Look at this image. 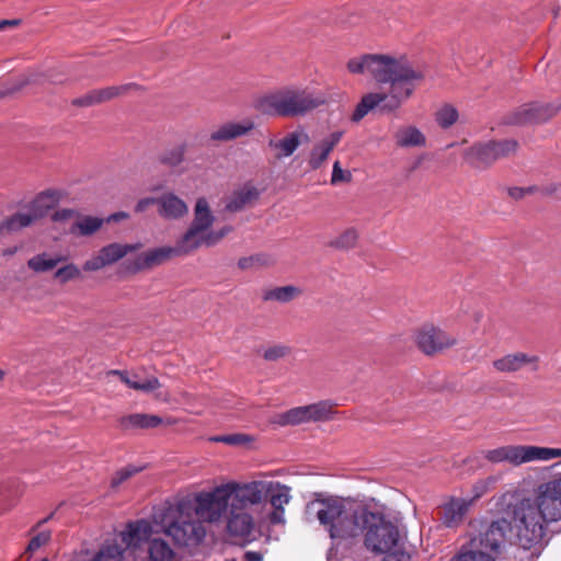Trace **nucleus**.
<instances>
[{"label": "nucleus", "mask_w": 561, "mask_h": 561, "mask_svg": "<svg viewBox=\"0 0 561 561\" xmlns=\"http://www.w3.org/2000/svg\"><path fill=\"white\" fill-rule=\"evenodd\" d=\"M291 489L273 480H253L230 504L226 530L234 542L244 545L255 539L256 527L285 525V506Z\"/></svg>", "instance_id": "1"}, {"label": "nucleus", "mask_w": 561, "mask_h": 561, "mask_svg": "<svg viewBox=\"0 0 561 561\" xmlns=\"http://www.w3.org/2000/svg\"><path fill=\"white\" fill-rule=\"evenodd\" d=\"M364 510L339 496L319 495L307 503L305 514L309 522L318 520L332 540H347L360 536Z\"/></svg>", "instance_id": "2"}, {"label": "nucleus", "mask_w": 561, "mask_h": 561, "mask_svg": "<svg viewBox=\"0 0 561 561\" xmlns=\"http://www.w3.org/2000/svg\"><path fill=\"white\" fill-rule=\"evenodd\" d=\"M510 515L518 545L525 550L546 546L549 541V526L558 523L534 496L511 504Z\"/></svg>", "instance_id": "3"}, {"label": "nucleus", "mask_w": 561, "mask_h": 561, "mask_svg": "<svg viewBox=\"0 0 561 561\" xmlns=\"http://www.w3.org/2000/svg\"><path fill=\"white\" fill-rule=\"evenodd\" d=\"M424 77L425 73L421 68H415L409 62L387 82L390 84L388 94L370 92L360 99L351 116L352 122L359 123L370 111L378 106L383 113L399 110L412 96L416 83L421 82Z\"/></svg>", "instance_id": "4"}, {"label": "nucleus", "mask_w": 561, "mask_h": 561, "mask_svg": "<svg viewBox=\"0 0 561 561\" xmlns=\"http://www.w3.org/2000/svg\"><path fill=\"white\" fill-rule=\"evenodd\" d=\"M325 102L322 93L290 85L263 94L254 101L253 106L265 116L300 117L324 105Z\"/></svg>", "instance_id": "5"}, {"label": "nucleus", "mask_w": 561, "mask_h": 561, "mask_svg": "<svg viewBox=\"0 0 561 561\" xmlns=\"http://www.w3.org/2000/svg\"><path fill=\"white\" fill-rule=\"evenodd\" d=\"M160 523L163 533L179 547H197L206 536L204 524L190 512H184L182 506L168 507Z\"/></svg>", "instance_id": "6"}, {"label": "nucleus", "mask_w": 561, "mask_h": 561, "mask_svg": "<svg viewBox=\"0 0 561 561\" xmlns=\"http://www.w3.org/2000/svg\"><path fill=\"white\" fill-rule=\"evenodd\" d=\"M358 524L367 550L381 554V552H388L399 546V529L383 514L371 512L365 507Z\"/></svg>", "instance_id": "7"}, {"label": "nucleus", "mask_w": 561, "mask_h": 561, "mask_svg": "<svg viewBox=\"0 0 561 561\" xmlns=\"http://www.w3.org/2000/svg\"><path fill=\"white\" fill-rule=\"evenodd\" d=\"M214 221L215 217L209 208L208 202L203 197L198 198L194 208L193 221L187 231L180 239L190 252L203 245L214 247L232 230L230 226H226L217 231L210 230Z\"/></svg>", "instance_id": "8"}, {"label": "nucleus", "mask_w": 561, "mask_h": 561, "mask_svg": "<svg viewBox=\"0 0 561 561\" xmlns=\"http://www.w3.org/2000/svg\"><path fill=\"white\" fill-rule=\"evenodd\" d=\"M60 197L61 194L58 191L47 190L41 192L33 199L25 203L21 210L0 221V236L2 233L18 232L33 226L58 205Z\"/></svg>", "instance_id": "9"}, {"label": "nucleus", "mask_w": 561, "mask_h": 561, "mask_svg": "<svg viewBox=\"0 0 561 561\" xmlns=\"http://www.w3.org/2000/svg\"><path fill=\"white\" fill-rule=\"evenodd\" d=\"M248 489V482H228L216 486L211 492L196 496L195 515L206 522L217 523L229 513L230 504L236 503L239 492Z\"/></svg>", "instance_id": "10"}, {"label": "nucleus", "mask_w": 561, "mask_h": 561, "mask_svg": "<svg viewBox=\"0 0 561 561\" xmlns=\"http://www.w3.org/2000/svg\"><path fill=\"white\" fill-rule=\"evenodd\" d=\"M408 64L409 61L403 57L394 58L382 54H365L351 58L346 64V68L351 73H368L378 83H387Z\"/></svg>", "instance_id": "11"}, {"label": "nucleus", "mask_w": 561, "mask_h": 561, "mask_svg": "<svg viewBox=\"0 0 561 561\" xmlns=\"http://www.w3.org/2000/svg\"><path fill=\"white\" fill-rule=\"evenodd\" d=\"M484 458L492 463L508 462L514 467H518L531 461H548L554 458H561V448L534 445H507L486 450Z\"/></svg>", "instance_id": "12"}, {"label": "nucleus", "mask_w": 561, "mask_h": 561, "mask_svg": "<svg viewBox=\"0 0 561 561\" xmlns=\"http://www.w3.org/2000/svg\"><path fill=\"white\" fill-rule=\"evenodd\" d=\"M518 146L515 139L489 140L474 144L465 151L463 157L476 168H489L495 161L514 154Z\"/></svg>", "instance_id": "13"}, {"label": "nucleus", "mask_w": 561, "mask_h": 561, "mask_svg": "<svg viewBox=\"0 0 561 561\" xmlns=\"http://www.w3.org/2000/svg\"><path fill=\"white\" fill-rule=\"evenodd\" d=\"M561 111L560 102H529L525 103L505 118L504 123L507 125H535L545 124L554 117Z\"/></svg>", "instance_id": "14"}, {"label": "nucleus", "mask_w": 561, "mask_h": 561, "mask_svg": "<svg viewBox=\"0 0 561 561\" xmlns=\"http://www.w3.org/2000/svg\"><path fill=\"white\" fill-rule=\"evenodd\" d=\"M188 253L191 252L181 242V240H179L174 247H161L140 253L130 261L129 270L134 273L142 270H149L164 263L172 256H180Z\"/></svg>", "instance_id": "15"}, {"label": "nucleus", "mask_w": 561, "mask_h": 561, "mask_svg": "<svg viewBox=\"0 0 561 561\" xmlns=\"http://www.w3.org/2000/svg\"><path fill=\"white\" fill-rule=\"evenodd\" d=\"M456 339L433 324H424L415 333V343L425 355H433L456 344Z\"/></svg>", "instance_id": "16"}, {"label": "nucleus", "mask_w": 561, "mask_h": 561, "mask_svg": "<svg viewBox=\"0 0 561 561\" xmlns=\"http://www.w3.org/2000/svg\"><path fill=\"white\" fill-rule=\"evenodd\" d=\"M533 496L557 522H561V473L540 483Z\"/></svg>", "instance_id": "17"}, {"label": "nucleus", "mask_w": 561, "mask_h": 561, "mask_svg": "<svg viewBox=\"0 0 561 561\" xmlns=\"http://www.w3.org/2000/svg\"><path fill=\"white\" fill-rule=\"evenodd\" d=\"M508 523L505 519L492 522L479 537L471 540V546L481 550L495 552L505 539Z\"/></svg>", "instance_id": "18"}, {"label": "nucleus", "mask_w": 561, "mask_h": 561, "mask_svg": "<svg viewBox=\"0 0 561 561\" xmlns=\"http://www.w3.org/2000/svg\"><path fill=\"white\" fill-rule=\"evenodd\" d=\"M539 357L524 352L506 354L492 362L493 368L499 373L513 374L529 365L533 371L538 370Z\"/></svg>", "instance_id": "19"}, {"label": "nucleus", "mask_w": 561, "mask_h": 561, "mask_svg": "<svg viewBox=\"0 0 561 561\" xmlns=\"http://www.w3.org/2000/svg\"><path fill=\"white\" fill-rule=\"evenodd\" d=\"M471 504L472 500L450 497L442 506L439 519L446 527H456L463 520Z\"/></svg>", "instance_id": "20"}, {"label": "nucleus", "mask_w": 561, "mask_h": 561, "mask_svg": "<svg viewBox=\"0 0 561 561\" xmlns=\"http://www.w3.org/2000/svg\"><path fill=\"white\" fill-rule=\"evenodd\" d=\"M254 128L255 123L251 118H245L241 122H228L213 131L210 139L214 141H230L248 135Z\"/></svg>", "instance_id": "21"}, {"label": "nucleus", "mask_w": 561, "mask_h": 561, "mask_svg": "<svg viewBox=\"0 0 561 561\" xmlns=\"http://www.w3.org/2000/svg\"><path fill=\"white\" fill-rule=\"evenodd\" d=\"M260 197V191L252 184H244L236 190L229 197L226 209L237 213L252 205Z\"/></svg>", "instance_id": "22"}, {"label": "nucleus", "mask_w": 561, "mask_h": 561, "mask_svg": "<svg viewBox=\"0 0 561 561\" xmlns=\"http://www.w3.org/2000/svg\"><path fill=\"white\" fill-rule=\"evenodd\" d=\"M123 431L154 428L162 424V419L157 415L134 413L122 416L118 421Z\"/></svg>", "instance_id": "23"}, {"label": "nucleus", "mask_w": 561, "mask_h": 561, "mask_svg": "<svg viewBox=\"0 0 561 561\" xmlns=\"http://www.w3.org/2000/svg\"><path fill=\"white\" fill-rule=\"evenodd\" d=\"M150 533V524L141 519L129 523L127 525V529L121 533V539L126 547H137L141 541L149 537Z\"/></svg>", "instance_id": "24"}, {"label": "nucleus", "mask_w": 561, "mask_h": 561, "mask_svg": "<svg viewBox=\"0 0 561 561\" xmlns=\"http://www.w3.org/2000/svg\"><path fill=\"white\" fill-rule=\"evenodd\" d=\"M159 214L169 219H176L187 213V206L176 195L170 193L159 197Z\"/></svg>", "instance_id": "25"}, {"label": "nucleus", "mask_w": 561, "mask_h": 561, "mask_svg": "<svg viewBox=\"0 0 561 561\" xmlns=\"http://www.w3.org/2000/svg\"><path fill=\"white\" fill-rule=\"evenodd\" d=\"M300 146V134L293 131L287 134L283 139H270L268 147L276 150L275 157L283 159L290 157Z\"/></svg>", "instance_id": "26"}, {"label": "nucleus", "mask_w": 561, "mask_h": 561, "mask_svg": "<svg viewBox=\"0 0 561 561\" xmlns=\"http://www.w3.org/2000/svg\"><path fill=\"white\" fill-rule=\"evenodd\" d=\"M397 146L401 148L423 147L426 145L424 134L415 126L400 128L394 135Z\"/></svg>", "instance_id": "27"}, {"label": "nucleus", "mask_w": 561, "mask_h": 561, "mask_svg": "<svg viewBox=\"0 0 561 561\" xmlns=\"http://www.w3.org/2000/svg\"><path fill=\"white\" fill-rule=\"evenodd\" d=\"M309 422H327L336 413L334 404L330 400L319 401L306 405Z\"/></svg>", "instance_id": "28"}, {"label": "nucleus", "mask_w": 561, "mask_h": 561, "mask_svg": "<svg viewBox=\"0 0 561 561\" xmlns=\"http://www.w3.org/2000/svg\"><path fill=\"white\" fill-rule=\"evenodd\" d=\"M272 423L279 426L299 425L309 423L306 405L293 408L273 417Z\"/></svg>", "instance_id": "29"}, {"label": "nucleus", "mask_w": 561, "mask_h": 561, "mask_svg": "<svg viewBox=\"0 0 561 561\" xmlns=\"http://www.w3.org/2000/svg\"><path fill=\"white\" fill-rule=\"evenodd\" d=\"M301 295V289L294 286L287 285L282 287H275L264 293L263 299L265 301H278L282 304L289 302Z\"/></svg>", "instance_id": "30"}, {"label": "nucleus", "mask_w": 561, "mask_h": 561, "mask_svg": "<svg viewBox=\"0 0 561 561\" xmlns=\"http://www.w3.org/2000/svg\"><path fill=\"white\" fill-rule=\"evenodd\" d=\"M140 244L111 243L103 247L100 252L102 253L106 264L111 265L123 259L127 253L138 250Z\"/></svg>", "instance_id": "31"}, {"label": "nucleus", "mask_w": 561, "mask_h": 561, "mask_svg": "<svg viewBox=\"0 0 561 561\" xmlns=\"http://www.w3.org/2000/svg\"><path fill=\"white\" fill-rule=\"evenodd\" d=\"M148 553L150 561H172L174 551L170 545L160 538H153L149 541Z\"/></svg>", "instance_id": "32"}, {"label": "nucleus", "mask_w": 561, "mask_h": 561, "mask_svg": "<svg viewBox=\"0 0 561 561\" xmlns=\"http://www.w3.org/2000/svg\"><path fill=\"white\" fill-rule=\"evenodd\" d=\"M66 259L60 255L48 256L46 253L37 254L27 261V266L36 273H44L54 270Z\"/></svg>", "instance_id": "33"}, {"label": "nucleus", "mask_w": 561, "mask_h": 561, "mask_svg": "<svg viewBox=\"0 0 561 561\" xmlns=\"http://www.w3.org/2000/svg\"><path fill=\"white\" fill-rule=\"evenodd\" d=\"M186 148V144H179L168 148L159 154L158 160L161 164L170 168H176L184 161Z\"/></svg>", "instance_id": "34"}, {"label": "nucleus", "mask_w": 561, "mask_h": 561, "mask_svg": "<svg viewBox=\"0 0 561 561\" xmlns=\"http://www.w3.org/2000/svg\"><path fill=\"white\" fill-rule=\"evenodd\" d=\"M103 225V219L93 216H83L77 220L71 227L72 233L80 236H91L96 232Z\"/></svg>", "instance_id": "35"}, {"label": "nucleus", "mask_w": 561, "mask_h": 561, "mask_svg": "<svg viewBox=\"0 0 561 561\" xmlns=\"http://www.w3.org/2000/svg\"><path fill=\"white\" fill-rule=\"evenodd\" d=\"M358 232L355 228H348L335 239L331 240L329 245L339 250H348L356 245Z\"/></svg>", "instance_id": "36"}, {"label": "nucleus", "mask_w": 561, "mask_h": 561, "mask_svg": "<svg viewBox=\"0 0 561 561\" xmlns=\"http://www.w3.org/2000/svg\"><path fill=\"white\" fill-rule=\"evenodd\" d=\"M459 117L458 111L450 104L443 105L435 114L436 123L444 129L453 126Z\"/></svg>", "instance_id": "37"}, {"label": "nucleus", "mask_w": 561, "mask_h": 561, "mask_svg": "<svg viewBox=\"0 0 561 561\" xmlns=\"http://www.w3.org/2000/svg\"><path fill=\"white\" fill-rule=\"evenodd\" d=\"M210 442L224 443L230 446H245L254 442V437L249 434L234 433L228 435H218L209 438Z\"/></svg>", "instance_id": "38"}, {"label": "nucleus", "mask_w": 561, "mask_h": 561, "mask_svg": "<svg viewBox=\"0 0 561 561\" xmlns=\"http://www.w3.org/2000/svg\"><path fill=\"white\" fill-rule=\"evenodd\" d=\"M332 150L327 147L322 141L316 144L310 151L309 165L312 170L319 169L324 161H327Z\"/></svg>", "instance_id": "39"}, {"label": "nucleus", "mask_w": 561, "mask_h": 561, "mask_svg": "<svg viewBox=\"0 0 561 561\" xmlns=\"http://www.w3.org/2000/svg\"><path fill=\"white\" fill-rule=\"evenodd\" d=\"M124 549L116 543L102 547L92 561H123Z\"/></svg>", "instance_id": "40"}, {"label": "nucleus", "mask_w": 561, "mask_h": 561, "mask_svg": "<svg viewBox=\"0 0 561 561\" xmlns=\"http://www.w3.org/2000/svg\"><path fill=\"white\" fill-rule=\"evenodd\" d=\"M145 469L142 466L127 465L115 472L111 480V486L117 488L135 474L141 472Z\"/></svg>", "instance_id": "41"}, {"label": "nucleus", "mask_w": 561, "mask_h": 561, "mask_svg": "<svg viewBox=\"0 0 561 561\" xmlns=\"http://www.w3.org/2000/svg\"><path fill=\"white\" fill-rule=\"evenodd\" d=\"M454 561H495V559L489 552L472 547L468 551H461Z\"/></svg>", "instance_id": "42"}, {"label": "nucleus", "mask_w": 561, "mask_h": 561, "mask_svg": "<svg viewBox=\"0 0 561 561\" xmlns=\"http://www.w3.org/2000/svg\"><path fill=\"white\" fill-rule=\"evenodd\" d=\"M54 276L59 280V283L66 284L72 279L79 278L81 276V272L77 265L69 263L62 267H59L55 272Z\"/></svg>", "instance_id": "43"}, {"label": "nucleus", "mask_w": 561, "mask_h": 561, "mask_svg": "<svg viewBox=\"0 0 561 561\" xmlns=\"http://www.w3.org/2000/svg\"><path fill=\"white\" fill-rule=\"evenodd\" d=\"M130 85L107 87L95 90L99 103L112 100L124 93Z\"/></svg>", "instance_id": "44"}, {"label": "nucleus", "mask_w": 561, "mask_h": 561, "mask_svg": "<svg viewBox=\"0 0 561 561\" xmlns=\"http://www.w3.org/2000/svg\"><path fill=\"white\" fill-rule=\"evenodd\" d=\"M290 348L286 345H274L264 351L263 357L265 360L275 362L279 358L285 357L289 353Z\"/></svg>", "instance_id": "45"}, {"label": "nucleus", "mask_w": 561, "mask_h": 561, "mask_svg": "<svg viewBox=\"0 0 561 561\" xmlns=\"http://www.w3.org/2000/svg\"><path fill=\"white\" fill-rule=\"evenodd\" d=\"M50 538H51V533L49 530H45V531L38 533L36 536H34L30 540V542L27 545V548H26V551L35 552L41 547H43L46 543H48Z\"/></svg>", "instance_id": "46"}, {"label": "nucleus", "mask_w": 561, "mask_h": 561, "mask_svg": "<svg viewBox=\"0 0 561 561\" xmlns=\"http://www.w3.org/2000/svg\"><path fill=\"white\" fill-rule=\"evenodd\" d=\"M267 262H268V259L265 255L257 254V255L241 257L238 261V266L241 270H248V268H251L256 265H265V264H267Z\"/></svg>", "instance_id": "47"}, {"label": "nucleus", "mask_w": 561, "mask_h": 561, "mask_svg": "<svg viewBox=\"0 0 561 561\" xmlns=\"http://www.w3.org/2000/svg\"><path fill=\"white\" fill-rule=\"evenodd\" d=\"M107 264H106L102 253L99 252V255L93 256L84 262L83 270L87 272H94V271H99V270L103 268Z\"/></svg>", "instance_id": "48"}, {"label": "nucleus", "mask_w": 561, "mask_h": 561, "mask_svg": "<svg viewBox=\"0 0 561 561\" xmlns=\"http://www.w3.org/2000/svg\"><path fill=\"white\" fill-rule=\"evenodd\" d=\"M351 180V174L346 173L340 165L339 161H335L333 164L331 183L336 184L339 182H345Z\"/></svg>", "instance_id": "49"}, {"label": "nucleus", "mask_w": 561, "mask_h": 561, "mask_svg": "<svg viewBox=\"0 0 561 561\" xmlns=\"http://www.w3.org/2000/svg\"><path fill=\"white\" fill-rule=\"evenodd\" d=\"M72 104L76 106H92L99 104L95 90L90 91L83 96L75 99Z\"/></svg>", "instance_id": "50"}, {"label": "nucleus", "mask_w": 561, "mask_h": 561, "mask_svg": "<svg viewBox=\"0 0 561 561\" xmlns=\"http://www.w3.org/2000/svg\"><path fill=\"white\" fill-rule=\"evenodd\" d=\"M381 554H385L383 561H409L410 554L394 548L392 550H389L388 552H381Z\"/></svg>", "instance_id": "51"}, {"label": "nucleus", "mask_w": 561, "mask_h": 561, "mask_svg": "<svg viewBox=\"0 0 561 561\" xmlns=\"http://www.w3.org/2000/svg\"><path fill=\"white\" fill-rule=\"evenodd\" d=\"M161 387V383L158 378L150 377L141 381V385L135 386V390H139L142 392H151Z\"/></svg>", "instance_id": "52"}, {"label": "nucleus", "mask_w": 561, "mask_h": 561, "mask_svg": "<svg viewBox=\"0 0 561 561\" xmlns=\"http://www.w3.org/2000/svg\"><path fill=\"white\" fill-rule=\"evenodd\" d=\"M494 482V479L493 478H488L485 480H480L478 481L474 485H473V499H471L472 501L476 500V499H479L489 489V485L492 484Z\"/></svg>", "instance_id": "53"}, {"label": "nucleus", "mask_w": 561, "mask_h": 561, "mask_svg": "<svg viewBox=\"0 0 561 561\" xmlns=\"http://www.w3.org/2000/svg\"><path fill=\"white\" fill-rule=\"evenodd\" d=\"M75 215H76V211L73 209L64 208V209L56 210L51 215V219L55 222H64V221L71 219Z\"/></svg>", "instance_id": "54"}, {"label": "nucleus", "mask_w": 561, "mask_h": 561, "mask_svg": "<svg viewBox=\"0 0 561 561\" xmlns=\"http://www.w3.org/2000/svg\"><path fill=\"white\" fill-rule=\"evenodd\" d=\"M542 196H556L561 198V183L546 184L542 190Z\"/></svg>", "instance_id": "55"}, {"label": "nucleus", "mask_w": 561, "mask_h": 561, "mask_svg": "<svg viewBox=\"0 0 561 561\" xmlns=\"http://www.w3.org/2000/svg\"><path fill=\"white\" fill-rule=\"evenodd\" d=\"M343 134L344 133L341 130L334 131L330 134L327 138L322 139L321 141L331 150H333L334 147L341 141Z\"/></svg>", "instance_id": "56"}, {"label": "nucleus", "mask_w": 561, "mask_h": 561, "mask_svg": "<svg viewBox=\"0 0 561 561\" xmlns=\"http://www.w3.org/2000/svg\"><path fill=\"white\" fill-rule=\"evenodd\" d=\"M159 204V198L157 197H145L138 201L135 206L136 213H144L151 205Z\"/></svg>", "instance_id": "57"}, {"label": "nucleus", "mask_w": 561, "mask_h": 561, "mask_svg": "<svg viewBox=\"0 0 561 561\" xmlns=\"http://www.w3.org/2000/svg\"><path fill=\"white\" fill-rule=\"evenodd\" d=\"M507 194L511 198L519 201L525 197V191L523 187L513 186L507 188Z\"/></svg>", "instance_id": "58"}, {"label": "nucleus", "mask_w": 561, "mask_h": 561, "mask_svg": "<svg viewBox=\"0 0 561 561\" xmlns=\"http://www.w3.org/2000/svg\"><path fill=\"white\" fill-rule=\"evenodd\" d=\"M108 374L116 375L119 377V379L127 386H129L131 378L128 376L127 371L114 369L111 370Z\"/></svg>", "instance_id": "59"}, {"label": "nucleus", "mask_w": 561, "mask_h": 561, "mask_svg": "<svg viewBox=\"0 0 561 561\" xmlns=\"http://www.w3.org/2000/svg\"><path fill=\"white\" fill-rule=\"evenodd\" d=\"M263 556L257 551H247L244 553V561H262Z\"/></svg>", "instance_id": "60"}, {"label": "nucleus", "mask_w": 561, "mask_h": 561, "mask_svg": "<svg viewBox=\"0 0 561 561\" xmlns=\"http://www.w3.org/2000/svg\"><path fill=\"white\" fill-rule=\"evenodd\" d=\"M545 185H531V186H527V187H523V190L525 191V196L527 195H531V194H540L542 196V190H543Z\"/></svg>", "instance_id": "61"}, {"label": "nucleus", "mask_w": 561, "mask_h": 561, "mask_svg": "<svg viewBox=\"0 0 561 561\" xmlns=\"http://www.w3.org/2000/svg\"><path fill=\"white\" fill-rule=\"evenodd\" d=\"M127 218H129V215L127 213L118 211V213L112 214L107 218V221H119V220L127 219Z\"/></svg>", "instance_id": "62"}, {"label": "nucleus", "mask_w": 561, "mask_h": 561, "mask_svg": "<svg viewBox=\"0 0 561 561\" xmlns=\"http://www.w3.org/2000/svg\"><path fill=\"white\" fill-rule=\"evenodd\" d=\"M18 24H19L18 20H1L0 21V31L4 30L7 26H13V25H18Z\"/></svg>", "instance_id": "63"}, {"label": "nucleus", "mask_w": 561, "mask_h": 561, "mask_svg": "<svg viewBox=\"0 0 561 561\" xmlns=\"http://www.w3.org/2000/svg\"><path fill=\"white\" fill-rule=\"evenodd\" d=\"M16 252H18V247L8 248V249L3 250L2 255H3V256H12V255H14Z\"/></svg>", "instance_id": "64"}]
</instances>
